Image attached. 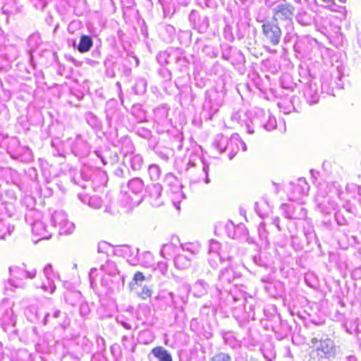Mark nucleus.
<instances>
[{
    "label": "nucleus",
    "mask_w": 361,
    "mask_h": 361,
    "mask_svg": "<svg viewBox=\"0 0 361 361\" xmlns=\"http://www.w3.org/2000/svg\"><path fill=\"white\" fill-rule=\"evenodd\" d=\"M35 271H33L30 274V278H33L35 276Z\"/></svg>",
    "instance_id": "obj_9"
},
{
    "label": "nucleus",
    "mask_w": 361,
    "mask_h": 361,
    "mask_svg": "<svg viewBox=\"0 0 361 361\" xmlns=\"http://www.w3.org/2000/svg\"><path fill=\"white\" fill-rule=\"evenodd\" d=\"M93 45L92 39L91 37L82 35L80 37L79 44L78 45V50L80 53L87 52Z\"/></svg>",
    "instance_id": "obj_6"
},
{
    "label": "nucleus",
    "mask_w": 361,
    "mask_h": 361,
    "mask_svg": "<svg viewBox=\"0 0 361 361\" xmlns=\"http://www.w3.org/2000/svg\"><path fill=\"white\" fill-rule=\"evenodd\" d=\"M175 264L179 269H185L190 266V260L185 256H178L175 259Z\"/></svg>",
    "instance_id": "obj_7"
},
{
    "label": "nucleus",
    "mask_w": 361,
    "mask_h": 361,
    "mask_svg": "<svg viewBox=\"0 0 361 361\" xmlns=\"http://www.w3.org/2000/svg\"><path fill=\"white\" fill-rule=\"evenodd\" d=\"M152 353L159 361H172L171 354L162 346L153 348Z\"/></svg>",
    "instance_id": "obj_5"
},
{
    "label": "nucleus",
    "mask_w": 361,
    "mask_h": 361,
    "mask_svg": "<svg viewBox=\"0 0 361 361\" xmlns=\"http://www.w3.org/2000/svg\"><path fill=\"white\" fill-rule=\"evenodd\" d=\"M262 31L266 39L271 44L277 45L279 43L281 30L277 23L266 20L262 25Z\"/></svg>",
    "instance_id": "obj_2"
},
{
    "label": "nucleus",
    "mask_w": 361,
    "mask_h": 361,
    "mask_svg": "<svg viewBox=\"0 0 361 361\" xmlns=\"http://www.w3.org/2000/svg\"><path fill=\"white\" fill-rule=\"evenodd\" d=\"M294 9L293 6L290 4H280L274 8L272 19L275 21L290 20Z\"/></svg>",
    "instance_id": "obj_3"
},
{
    "label": "nucleus",
    "mask_w": 361,
    "mask_h": 361,
    "mask_svg": "<svg viewBox=\"0 0 361 361\" xmlns=\"http://www.w3.org/2000/svg\"><path fill=\"white\" fill-rule=\"evenodd\" d=\"M146 279L142 272L136 271L131 281L129 283V288L135 291L137 296L142 300H149L153 294L152 286L143 285L142 282Z\"/></svg>",
    "instance_id": "obj_1"
},
{
    "label": "nucleus",
    "mask_w": 361,
    "mask_h": 361,
    "mask_svg": "<svg viewBox=\"0 0 361 361\" xmlns=\"http://www.w3.org/2000/svg\"><path fill=\"white\" fill-rule=\"evenodd\" d=\"M211 361H231V357L228 354L220 353L216 354Z\"/></svg>",
    "instance_id": "obj_8"
},
{
    "label": "nucleus",
    "mask_w": 361,
    "mask_h": 361,
    "mask_svg": "<svg viewBox=\"0 0 361 361\" xmlns=\"http://www.w3.org/2000/svg\"><path fill=\"white\" fill-rule=\"evenodd\" d=\"M317 355L319 359L329 358L335 353V346L331 339L320 341L319 345L316 349Z\"/></svg>",
    "instance_id": "obj_4"
}]
</instances>
